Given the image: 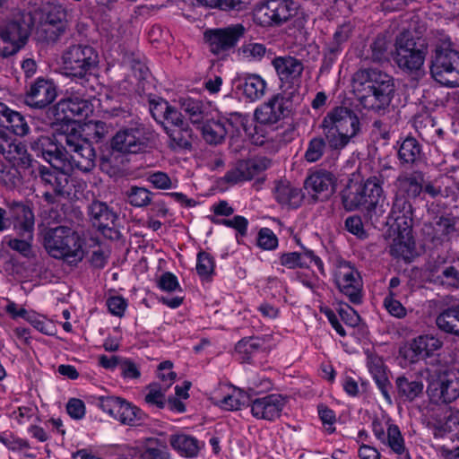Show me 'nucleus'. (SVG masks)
Here are the masks:
<instances>
[{
    "label": "nucleus",
    "mask_w": 459,
    "mask_h": 459,
    "mask_svg": "<svg viewBox=\"0 0 459 459\" xmlns=\"http://www.w3.org/2000/svg\"><path fill=\"white\" fill-rule=\"evenodd\" d=\"M443 344V340L433 334H423L414 338L410 343V351L412 353L411 361L434 356Z\"/></svg>",
    "instance_id": "cd10ccee"
},
{
    "label": "nucleus",
    "mask_w": 459,
    "mask_h": 459,
    "mask_svg": "<svg viewBox=\"0 0 459 459\" xmlns=\"http://www.w3.org/2000/svg\"><path fill=\"white\" fill-rule=\"evenodd\" d=\"M134 44H132L128 48H123L121 49L122 54V67L129 68L133 75L128 76L119 85L121 91L124 93H130L137 91L136 86L144 80L148 74L149 69L145 64L142 61V56L139 52L134 51Z\"/></svg>",
    "instance_id": "dca6fc26"
},
{
    "label": "nucleus",
    "mask_w": 459,
    "mask_h": 459,
    "mask_svg": "<svg viewBox=\"0 0 459 459\" xmlns=\"http://www.w3.org/2000/svg\"><path fill=\"white\" fill-rule=\"evenodd\" d=\"M272 65L281 82V91L300 93L301 76L304 65L300 59L290 55L275 56Z\"/></svg>",
    "instance_id": "2eb2a0df"
},
{
    "label": "nucleus",
    "mask_w": 459,
    "mask_h": 459,
    "mask_svg": "<svg viewBox=\"0 0 459 459\" xmlns=\"http://www.w3.org/2000/svg\"><path fill=\"white\" fill-rule=\"evenodd\" d=\"M214 270V260L212 256L204 251H201L197 255L196 272L202 278H207Z\"/></svg>",
    "instance_id": "13d9d810"
},
{
    "label": "nucleus",
    "mask_w": 459,
    "mask_h": 459,
    "mask_svg": "<svg viewBox=\"0 0 459 459\" xmlns=\"http://www.w3.org/2000/svg\"><path fill=\"white\" fill-rule=\"evenodd\" d=\"M34 18L30 12L15 10L4 24L0 26V39L7 47L0 46V56L9 57L17 54L28 42Z\"/></svg>",
    "instance_id": "0eeeda50"
},
{
    "label": "nucleus",
    "mask_w": 459,
    "mask_h": 459,
    "mask_svg": "<svg viewBox=\"0 0 459 459\" xmlns=\"http://www.w3.org/2000/svg\"><path fill=\"white\" fill-rule=\"evenodd\" d=\"M439 399L446 403L459 398V369H450L444 373L438 383Z\"/></svg>",
    "instance_id": "2f4dec72"
},
{
    "label": "nucleus",
    "mask_w": 459,
    "mask_h": 459,
    "mask_svg": "<svg viewBox=\"0 0 459 459\" xmlns=\"http://www.w3.org/2000/svg\"><path fill=\"white\" fill-rule=\"evenodd\" d=\"M94 86L90 82H74L66 90L65 97L57 103V108L65 113L69 112L79 119L87 118L94 111Z\"/></svg>",
    "instance_id": "1a4fd4ad"
},
{
    "label": "nucleus",
    "mask_w": 459,
    "mask_h": 459,
    "mask_svg": "<svg viewBox=\"0 0 459 459\" xmlns=\"http://www.w3.org/2000/svg\"><path fill=\"white\" fill-rule=\"evenodd\" d=\"M11 227L18 235H26L32 238L35 217L32 209L22 202H8Z\"/></svg>",
    "instance_id": "aec40b11"
},
{
    "label": "nucleus",
    "mask_w": 459,
    "mask_h": 459,
    "mask_svg": "<svg viewBox=\"0 0 459 459\" xmlns=\"http://www.w3.org/2000/svg\"><path fill=\"white\" fill-rule=\"evenodd\" d=\"M273 1L268 0L255 8L254 12V21L264 27L275 25L274 12Z\"/></svg>",
    "instance_id": "09e8293b"
},
{
    "label": "nucleus",
    "mask_w": 459,
    "mask_h": 459,
    "mask_svg": "<svg viewBox=\"0 0 459 459\" xmlns=\"http://www.w3.org/2000/svg\"><path fill=\"white\" fill-rule=\"evenodd\" d=\"M326 138L316 136L307 143V150L304 153V159L309 163L319 160L326 150Z\"/></svg>",
    "instance_id": "de8ad7c7"
},
{
    "label": "nucleus",
    "mask_w": 459,
    "mask_h": 459,
    "mask_svg": "<svg viewBox=\"0 0 459 459\" xmlns=\"http://www.w3.org/2000/svg\"><path fill=\"white\" fill-rule=\"evenodd\" d=\"M43 239L46 250L56 259H62L69 264H76L84 256L82 239L70 227L48 228L44 232Z\"/></svg>",
    "instance_id": "20e7f679"
},
{
    "label": "nucleus",
    "mask_w": 459,
    "mask_h": 459,
    "mask_svg": "<svg viewBox=\"0 0 459 459\" xmlns=\"http://www.w3.org/2000/svg\"><path fill=\"white\" fill-rule=\"evenodd\" d=\"M169 138V146L173 150L190 149L195 140V134L187 122L179 126H172L165 131Z\"/></svg>",
    "instance_id": "473e14b6"
},
{
    "label": "nucleus",
    "mask_w": 459,
    "mask_h": 459,
    "mask_svg": "<svg viewBox=\"0 0 459 459\" xmlns=\"http://www.w3.org/2000/svg\"><path fill=\"white\" fill-rule=\"evenodd\" d=\"M21 182L18 169L4 161H0V183L8 188L15 187Z\"/></svg>",
    "instance_id": "3c124183"
},
{
    "label": "nucleus",
    "mask_w": 459,
    "mask_h": 459,
    "mask_svg": "<svg viewBox=\"0 0 459 459\" xmlns=\"http://www.w3.org/2000/svg\"><path fill=\"white\" fill-rule=\"evenodd\" d=\"M261 349V342L258 338L251 337L240 340L235 347L236 353L242 362H248L252 356Z\"/></svg>",
    "instance_id": "49530a36"
},
{
    "label": "nucleus",
    "mask_w": 459,
    "mask_h": 459,
    "mask_svg": "<svg viewBox=\"0 0 459 459\" xmlns=\"http://www.w3.org/2000/svg\"><path fill=\"white\" fill-rule=\"evenodd\" d=\"M142 459H171L167 445L157 438H149L141 454Z\"/></svg>",
    "instance_id": "37998d69"
},
{
    "label": "nucleus",
    "mask_w": 459,
    "mask_h": 459,
    "mask_svg": "<svg viewBox=\"0 0 459 459\" xmlns=\"http://www.w3.org/2000/svg\"><path fill=\"white\" fill-rule=\"evenodd\" d=\"M382 443L397 455H403L406 451L404 439L397 425L388 424L385 440Z\"/></svg>",
    "instance_id": "a18cd8bd"
},
{
    "label": "nucleus",
    "mask_w": 459,
    "mask_h": 459,
    "mask_svg": "<svg viewBox=\"0 0 459 459\" xmlns=\"http://www.w3.org/2000/svg\"><path fill=\"white\" fill-rule=\"evenodd\" d=\"M117 366H118L120 374L125 379H136L141 376L138 367L130 359L117 357Z\"/></svg>",
    "instance_id": "e2e57ef3"
},
{
    "label": "nucleus",
    "mask_w": 459,
    "mask_h": 459,
    "mask_svg": "<svg viewBox=\"0 0 459 459\" xmlns=\"http://www.w3.org/2000/svg\"><path fill=\"white\" fill-rule=\"evenodd\" d=\"M0 442L12 451H22L30 448L28 440L18 437L12 434H0Z\"/></svg>",
    "instance_id": "680f3d73"
},
{
    "label": "nucleus",
    "mask_w": 459,
    "mask_h": 459,
    "mask_svg": "<svg viewBox=\"0 0 459 459\" xmlns=\"http://www.w3.org/2000/svg\"><path fill=\"white\" fill-rule=\"evenodd\" d=\"M63 74L75 82L88 83L99 65V55L94 48L86 44L69 46L62 54Z\"/></svg>",
    "instance_id": "423d86ee"
},
{
    "label": "nucleus",
    "mask_w": 459,
    "mask_h": 459,
    "mask_svg": "<svg viewBox=\"0 0 459 459\" xmlns=\"http://www.w3.org/2000/svg\"><path fill=\"white\" fill-rule=\"evenodd\" d=\"M426 49L419 48L411 32L403 30L395 38L393 58L397 66L405 72L419 71L426 58Z\"/></svg>",
    "instance_id": "9d476101"
},
{
    "label": "nucleus",
    "mask_w": 459,
    "mask_h": 459,
    "mask_svg": "<svg viewBox=\"0 0 459 459\" xmlns=\"http://www.w3.org/2000/svg\"><path fill=\"white\" fill-rule=\"evenodd\" d=\"M368 367L385 400L392 404V398L389 394L390 382L383 360L378 357H372L368 359Z\"/></svg>",
    "instance_id": "72a5a7b5"
},
{
    "label": "nucleus",
    "mask_w": 459,
    "mask_h": 459,
    "mask_svg": "<svg viewBox=\"0 0 459 459\" xmlns=\"http://www.w3.org/2000/svg\"><path fill=\"white\" fill-rule=\"evenodd\" d=\"M270 166L271 160L265 157L239 160L234 168L226 172L223 179L232 185L251 180Z\"/></svg>",
    "instance_id": "6ab92c4d"
},
{
    "label": "nucleus",
    "mask_w": 459,
    "mask_h": 459,
    "mask_svg": "<svg viewBox=\"0 0 459 459\" xmlns=\"http://www.w3.org/2000/svg\"><path fill=\"white\" fill-rule=\"evenodd\" d=\"M431 76L443 86L459 87V51L450 38L444 36L435 48L430 65Z\"/></svg>",
    "instance_id": "39448f33"
},
{
    "label": "nucleus",
    "mask_w": 459,
    "mask_h": 459,
    "mask_svg": "<svg viewBox=\"0 0 459 459\" xmlns=\"http://www.w3.org/2000/svg\"><path fill=\"white\" fill-rule=\"evenodd\" d=\"M286 403L283 395L270 394L253 399L249 407L252 416L256 420L274 421L281 417Z\"/></svg>",
    "instance_id": "f3484780"
},
{
    "label": "nucleus",
    "mask_w": 459,
    "mask_h": 459,
    "mask_svg": "<svg viewBox=\"0 0 459 459\" xmlns=\"http://www.w3.org/2000/svg\"><path fill=\"white\" fill-rule=\"evenodd\" d=\"M30 149L49 164L64 165L70 158L71 166L90 172L95 166V151L76 131H63L55 139L49 132L30 137Z\"/></svg>",
    "instance_id": "f257e3e1"
},
{
    "label": "nucleus",
    "mask_w": 459,
    "mask_h": 459,
    "mask_svg": "<svg viewBox=\"0 0 459 459\" xmlns=\"http://www.w3.org/2000/svg\"><path fill=\"white\" fill-rule=\"evenodd\" d=\"M153 140V131L137 121H131L117 132V152L135 154L144 152Z\"/></svg>",
    "instance_id": "f8f14e48"
},
{
    "label": "nucleus",
    "mask_w": 459,
    "mask_h": 459,
    "mask_svg": "<svg viewBox=\"0 0 459 459\" xmlns=\"http://www.w3.org/2000/svg\"><path fill=\"white\" fill-rule=\"evenodd\" d=\"M280 264L289 269L309 268L315 265L324 273V263L314 251L304 248L301 252L283 253L280 255Z\"/></svg>",
    "instance_id": "a878e982"
},
{
    "label": "nucleus",
    "mask_w": 459,
    "mask_h": 459,
    "mask_svg": "<svg viewBox=\"0 0 459 459\" xmlns=\"http://www.w3.org/2000/svg\"><path fill=\"white\" fill-rule=\"evenodd\" d=\"M4 127L10 128L13 134L19 136L26 135L30 129L25 117L21 113L14 110L8 118Z\"/></svg>",
    "instance_id": "4d7b16f0"
},
{
    "label": "nucleus",
    "mask_w": 459,
    "mask_h": 459,
    "mask_svg": "<svg viewBox=\"0 0 459 459\" xmlns=\"http://www.w3.org/2000/svg\"><path fill=\"white\" fill-rule=\"evenodd\" d=\"M88 214L92 225L107 238L112 239L115 233V212L100 201L88 206Z\"/></svg>",
    "instance_id": "5701e85b"
},
{
    "label": "nucleus",
    "mask_w": 459,
    "mask_h": 459,
    "mask_svg": "<svg viewBox=\"0 0 459 459\" xmlns=\"http://www.w3.org/2000/svg\"><path fill=\"white\" fill-rule=\"evenodd\" d=\"M244 33V26L242 24H235L224 29L206 31L204 39L211 52L218 55L233 48Z\"/></svg>",
    "instance_id": "a211bd4d"
},
{
    "label": "nucleus",
    "mask_w": 459,
    "mask_h": 459,
    "mask_svg": "<svg viewBox=\"0 0 459 459\" xmlns=\"http://www.w3.org/2000/svg\"><path fill=\"white\" fill-rule=\"evenodd\" d=\"M157 286L161 290L167 292H175L177 290H181V287L177 276L170 272H166L160 275L157 281Z\"/></svg>",
    "instance_id": "338daca9"
},
{
    "label": "nucleus",
    "mask_w": 459,
    "mask_h": 459,
    "mask_svg": "<svg viewBox=\"0 0 459 459\" xmlns=\"http://www.w3.org/2000/svg\"><path fill=\"white\" fill-rule=\"evenodd\" d=\"M115 135L109 138L108 143L100 147V169L108 177L115 176Z\"/></svg>",
    "instance_id": "a19ab883"
},
{
    "label": "nucleus",
    "mask_w": 459,
    "mask_h": 459,
    "mask_svg": "<svg viewBox=\"0 0 459 459\" xmlns=\"http://www.w3.org/2000/svg\"><path fill=\"white\" fill-rule=\"evenodd\" d=\"M240 51L243 56L249 61H260L265 55L266 48L260 43H247L244 44Z\"/></svg>",
    "instance_id": "052dcab7"
},
{
    "label": "nucleus",
    "mask_w": 459,
    "mask_h": 459,
    "mask_svg": "<svg viewBox=\"0 0 459 459\" xmlns=\"http://www.w3.org/2000/svg\"><path fill=\"white\" fill-rule=\"evenodd\" d=\"M354 91L365 108L385 110L389 107L395 92L394 80L390 74L378 69H360L354 77Z\"/></svg>",
    "instance_id": "f03ea898"
},
{
    "label": "nucleus",
    "mask_w": 459,
    "mask_h": 459,
    "mask_svg": "<svg viewBox=\"0 0 459 459\" xmlns=\"http://www.w3.org/2000/svg\"><path fill=\"white\" fill-rule=\"evenodd\" d=\"M203 138L209 144L221 143L226 135L230 133V129L226 127V124L222 119L208 120L201 127Z\"/></svg>",
    "instance_id": "e433bc0d"
},
{
    "label": "nucleus",
    "mask_w": 459,
    "mask_h": 459,
    "mask_svg": "<svg viewBox=\"0 0 459 459\" xmlns=\"http://www.w3.org/2000/svg\"><path fill=\"white\" fill-rule=\"evenodd\" d=\"M152 193L144 187L133 186L127 194L128 202L135 207H143L152 201Z\"/></svg>",
    "instance_id": "5fc2aeb1"
},
{
    "label": "nucleus",
    "mask_w": 459,
    "mask_h": 459,
    "mask_svg": "<svg viewBox=\"0 0 459 459\" xmlns=\"http://www.w3.org/2000/svg\"><path fill=\"white\" fill-rule=\"evenodd\" d=\"M169 108V102L162 99L150 100V112L158 123H163V119Z\"/></svg>",
    "instance_id": "774afa93"
},
{
    "label": "nucleus",
    "mask_w": 459,
    "mask_h": 459,
    "mask_svg": "<svg viewBox=\"0 0 459 459\" xmlns=\"http://www.w3.org/2000/svg\"><path fill=\"white\" fill-rule=\"evenodd\" d=\"M388 220L389 222H393V226H395L396 229H411L412 206L406 196L395 194Z\"/></svg>",
    "instance_id": "bb28decb"
},
{
    "label": "nucleus",
    "mask_w": 459,
    "mask_h": 459,
    "mask_svg": "<svg viewBox=\"0 0 459 459\" xmlns=\"http://www.w3.org/2000/svg\"><path fill=\"white\" fill-rule=\"evenodd\" d=\"M274 12L275 25L287 22L295 16L298 4L291 0H272Z\"/></svg>",
    "instance_id": "c03bdc74"
},
{
    "label": "nucleus",
    "mask_w": 459,
    "mask_h": 459,
    "mask_svg": "<svg viewBox=\"0 0 459 459\" xmlns=\"http://www.w3.org/2000/svg\"><path fill=\"white\" fill-rule=\"evenodd\" d=\"M257 245L264 250H273L278 247V238L269 228H262L258 232Z\"/></svg>",
    "instance_id": "bf43d9fd"
},
{
    "label": "nucleus",
    "mask_w": 459,
    "mask_h": 459,
    "mask_svg": "<svg viewBox=\"0 0 459 459\" xmlns=\"http://www.w3.org/2000/svg\"><path fill=\"white\" fill-rule=\"evenodd\" d=\"M168 389L158 383H152L146 386L145 402L152 406L163 408L165 406V393Z\"/></svg>",
    "instance_id": "8fccbe9b"
},
{
    "label": "nucleus",
    "mask_w": 459,
    "mask_h": 459,
    "mask_svg": "<svg viewBox=\"0 0 459 459\" xmlns=\"http://www.w3.org/2000/svg\"><path fill=\"white\" fill-rule=\"evenodd\" d=\"M56 97V87L52 81L38 78L26 92L25 102L31 108H44Z\"/></svg>",
    "instance_id": "4be33fe9"
},
{
    "label": "nucleus",
    "mask_w": 459,
    "mask_h": 459,
    "mask_svg": "<svg viewBox=\"0 0 459 459\" xmlns=\"http://www.w3.org/2000/svg\"><path fill=\"white\" fill-rule=\"evenodd\" d=\"M274 197L282 206L298 208L304 199L302 190L287 181H280L274 188Z\"/></svg>",
    "instance_id": "7c9ffc66"
},
{
    "label": "nucleus",
    "mask_w": 459,
    "mask_h": 459,
    "mask_svg": "<svg viewBox=\"0 0 459 459\" xmlns=\"http://www.w3.org/2000/svg\"><path fill=\"white\" fill-rule=\"evenodd\" d=\"M398 396L405 402H412L423 393L424 385L421 380L405 376H400L395 379Z\"/></svg>",
    "instance_id": "f704fd0d"
},
{
    "label": "nucleus",
    "mask_w": 459,
    "mask_h": 459,
    "mask_svg": "<svg viewBox=\"0 0 459 459\" xmlns=\"http://www.w3.org/2000/svg\"><path fill=\"white\" fill-rule=\"evenodd\" d=\"M333 279L338 290L353 304L362 301V280L351 263L337 259L334 263Z\"/></svg>",
    "instance_id": "ddd939ff"
},
{
    "label": "nucleus",
    "mask_w": 459,
    "mask_h": 459,
    "mask_svg": "<svg viewBox=\"0 0 459 459\" xmlns=\"http://www.w3.org/2000/svg\"><path fill=\"white\" fill-rule=\"evenodd\" d=\"M44 30L49 41H56L68 26L67 12L61 4H49L45 13Z\"/></svg>",
    "instance_id": "b1692460"
},
{
    "label": "nucleus",
    "mask_w": 459,
    "mask_h": 459,
    "mask_svg": "<svg viewBox=\"0 0 459 459\" xmlns=\"http://www.w3.org/2000/svg\"><path fill=\"white\" fill-rule=\"evenodd\" d=\"M64 165L50 164V167L39 165V175L41 182L48 188L44 194V198L48 202L54 201V196L69 197L72 193L73 184L70 175L65 170Z\"/></svg>",
    "instance_id": "4468645a"
},
{
    "label": "nucleus",
    "mask_w": 459,
    "mask_h": 459,
    "mask_svg": "<svg viewBox=\"0 0 459 459\" xmlns=\"http://www.w3.org/2000/svg\"><path fill=\"white\" fill-rule=\"evenodd\" d=\"M182 109L188 115L193 124H199L203 121L204 110L201 101L194 99L185 100L182 103Z\"/></svg>",
    "instance_id": "6e6d98bb"
},
{
    "label": "nucleus",
    "mask_w": 459,
    "mask_h": 459,
    "mask_svg": "<svg viewBox=\"0 0 459 459\" xmlns=\"http://www.w3.org/2000/svg\"><path fill=\"white\" fill-rule=\"evenodd\" d=\"M436 323L440 330L459 336V306L444 310Z\"/></svg>",
    "instance_id": "58836bf2"
},
{
    "label": "nucleus",
    "mask_w": 459,
    "mask_h": 459,
    "mask_svg": "<svg viewBox=\"0 0 459 459\" xmlns=\"http://www.w3.org/2000/svg\"><path fill=\"white\" fill-rule=\"evenodd\" d=\"M396 230H398V235L397 237L394 238L393 242L390 245V254L394 257L409 259L412 254L414 247V242L411 236V229Z\"/></svg>",
    "instance_id": "c9c22d12"
},
{
    "label": "nucleus",
    "mask_w": 459,
    "mask_h": 459,
    "mask_svg": "<svg viewBox=\"0 0 459 459\" xmlns=\"http://www.w3.org/2000/svg\"><path fill=\"white\" fill-rule=\"evenodd\" d=\"M421 154V147L418 141L413 137L405 138L400 145L398 151L399 160L403 163L413 164Z\"/></svg>",
    "instance_id": "79ce46f5"
},
{
    "label": "nucleus",
    "mask_w": 459,
    "mask_h": 459,
    "mask_svg": "<svg viewBox=\"0 0 459 459\" xmlns=\"http://www.w3.org/2000/svg\"><path fill=\"white\" fill-rule=\"evenodd\" d=\"M222 121L226 124V127L230 129V132L233 134H238L241 130L247 132L249 117L242 113L232 112L230 113L227 117L223 118Z\"/></svg>",
    "instance_id": "603ef678"
},
{
    "label": "nucleus",
    "mask_w": 459,
    "mask_h": 459,
    "mask_svg": "<svg viewBox=\"0 0 459 459\" xmlns=\"http://www.w3.org/2000/svg\"><path fill=\"white\" fill-rule=\"evenodd\" d=\"M422 231L432 242L449 239L457 231V219L451 214L441 215L433 223H425Z\"/></svg>",
    "instance_id": "393cba45"
},
{
    "label": "nucleus",
    "mask_w": 459,
    "mask_h": 459,
    "mask_svg": "<svg viewBox=\"0 0 459 459\" xmlns=\"http://www.w3.org/2000/svg\"><path fill=\"white\" fill-rule=\"evenodd\" d=\"M243 94L251 101L263 98L267 83L262 76L256 74H247L243 76Z\"/></svg>",
    "instance_id": "4c0bfd02"
},
{
    "label": "nucleus",
    "mask_w": 459,
    "mask_h": 459,
    "mask_svg": "<svg viewBox=\"0 0 459 459\" xmlns=\"http://www.w3.org/2000/svg\"><path fill=\"white\" fill-rule=\"evenodd\" d=\"M337 312L342 320L349 326L355 327L360 321L357 311L346 303L340 304Z\"/></svg>",
    "instance_id": "69168bd1"
},
{
    "label": "nucleus",
    "mask_w": 459,
    "mask_h": 459,
    "mask_svg": "<svg viewBox=\"0 0 459 459\" xmlns=\"http://www.w3.org/2000/svg\"><path fill=\"white\" fill-rule=\"evenodd\" d=\"M117 419L124 425H135L141 420V411L126 400L117 397Z\"/></svg>",
    "instance_id": "ea45409f"
},
{
    "label": "nucleus",
    "mask_w": 459,
    "mask_h": 459,
    "mask_svg": "<svg viewBox=\"0 0 459 459\" xmlns=\"http://www.w3.org/2000/svg\"><path fill=\"white\" fill-rule=\"evenodd\" d=\"M376 178H368L355 192H351L343 197V203L348 210L365 209L382 214L387 204L383 187L377 185Z\"/></svg>",
    "instance_id": "6e6552de"
},
{
    "label": "nucleus",
    "mask_w": 459,
    "mask_h": 459,
    "mask_svg": "<svg viewBox=\"0 0 459 459\" xmlns=\"http://www.w3.org/2000/svg\"><path fill=\"white\" fill-rule=\"evenodd\" d=\"M424 176L420 171L402 173L396 178V194L416 198L423 190Z\"/></svg>",
    "instance_id": "c756f323"
},
{
    "label": "nucleus",
    "mask_w": 459,
    "mask_h": 459,
    "mask_svg": "<svg viewBox=\"0 0 459 459\" xmlns=\"http://www.w3.org/2000/svg\"><path fill=\"white\" fill-rule=\"evenodd\" d=\"M246 403V395L239 390H234L230 394L224 396L218 405L226 411L240 410Z\"/></svg>",
    "instance_id": "864d4df0"
},
{
    "label": "nucleus",
    "mask_w": 459,
    "mask_h": 459,
    "mask_svg": "<svg viewBox=\"0 0 459 459\" xmlns=\"http://www.w3.org/2000/svg\"><path fill=\"white\" fill-rule=\"evenodd\" d=\"M334 186L335 178L333 173L323 169L311 173L304 183L307 194L320 201L329 198L334 192Z\"/></svg>",
    "instance_id": "412c9836"
},
{
    "label": "nucleus",
    "mask_w": 459,
    "mask_h": 459,
    "mask_svg": "<svg viewBox=\"0 0 459 459\" xmlns=\"http://www.w3.org/2000/svg\"><path fill=\"white\" fill-rule=\"evenodd\" d=\"M147 180L157 189L168 190L176 187L169 175L162 171L149 173Z\"/></svg>",
    "instance_id": "0e129e2a"
},
{
    "label": "nucleus",
    "mask_w": 459,
    "mask_h": 459,
    "mask_svg": "<svg viewBox=\"0 0 459 459\" xmlns=\"http://www.w3.org/2000/svg\"><path fill=\"white\" fill-rule=\"evenodd\" d=\"M303 100L301 93L281 91L271 97L255 110V120L263 125H273L288 117Z\"/></svg>",
    "instance_id": "9b49d317"
},
{
    "label": "nucleus",
    "mask_w": 459,
    "mask_h": 459,
    "mask_svg": "<svg viewBox=\"0 0 459 459\" xmlns=\"http://www.w3.org/2000/svg\"><path fill=\"white\" fill-rule=\"evenodd\" d=\"M169 442L174 451L185 458H195L204 444L191 435L178 433L169 436Z\"/></svg>",
    "instance_id": "c85d7f7f"
},
{
    "label": "nucleus",
    "mask_w": 459,
    "mask_h": 459,
    "mask_svg": "<svg viewBox=\"0 0 459 459\" xmlns=\"http://www.w3.org/2000/svg\"><path fill=\"white\" fill-rule=\"evenodd\" d=\"M360 121L349 108L336 107L324 117L321 127L327 143L333 150H342L360 133Z\"/></svg>",
    "instance_id": "7ed1b4c3"
}]
</instances>
